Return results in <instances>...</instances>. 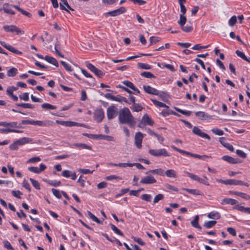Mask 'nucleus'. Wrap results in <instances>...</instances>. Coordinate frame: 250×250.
<instances>
[{
    "label": "nucleus",
    "instance_id": "f257e3e1",
    "mask_svg": "<svg viewBox=\"0 0 250 250\" xmlns=\"http://www.w3.org/2000/svg\"><path fill=\"white\" fill-rule=\"evenodd\" d=\"M118 120L120 124H127L130 127H134L136 124V119L133 117L127 107H124L119 110Z\"/></svg>",
    "mask_w": 250,
    "mask_h": 250
},
{
    "label": "nucleus",
    "instance_id": "f03ea898",
    "mask_svg": "<svg viewBox=\"0 0 250 250\" xmlns=\"http://www.w3.org/2000/svg\"><path fill=\"white\" fill-rule=\"evenodd\" d=\"M216 181L226 185H241L245 186L246 187L249 186V184L248 183L245 182L241 180H238L236 179H227L226 180H224L219 179H217Z\"/></svg>",
    "mask_w": 250,
    "mask_h": 250
},
{
    "label": "nucleus",
    "instance_id": "7ed1b4c3",
    "mask_svg": "<svg viewBox=\"0 0 250 250\" xmlns=\"http://www.w3.org/2000/svg\"><path fill=\"white\" fill-rule=\"evenodd\" d=\"M148 153L151 155L157 157H169L170 156L165 148L150 149L148 150Z\"/></svg>",
    "mask_w": 250,
    "mask_h": 250
},
{
    "label": "nucleus",
    "instance_id": "20e7f679",
    "mask_svg": "<svg viewBox=\"0 0 250 250\" xmlns=\"http://www.w3.org/2000/svg\"><path fill=\"white\" fill-rule=\"evenodd\" d=\"M3 29L6 32L15 33L17 35H23L24 34V31L21 30L15 25H5L3 26Z\"/></svg>",
    "mask_w": 250,
    "mask_h": 250
},
{
    "label": "nucleus",
    "instance_id": "39448f33",
    "mask_svg": "<svg viewBox=\"0 0 250 250\" xmlns=\"http://www.w3.org/2000/svg\"><path fill=\"white\" fill-rule=\"evenodd\" d=\"M171 147L173 150H174L181 154H186L187 156H191V157H192L194 158H198L199 159L205 160L206 158H207L210 157V156H208L207 155H200L199 154H193L189 152L186 151L182 150V149H180L174 146H171Z\"/></svg>",
    "mask_w": 250,
    "mask_h": 250
},
{
    "label": "nucleus",
    "instance_id": "423d86ee",
    "mask_svg": "<svg viewBox=\"0 0 250 250\" xmlns=\"http://www.w3.org/2000/svg\"><path fill=\"white\" fill-rule=\"evenodd\" d=\"M94 119L97 123H101L104 118V113L102 108L96 109L93 113Z\"/></svg>",
    "mask_w": 250,
    "mask_h": 250
},
{
    "label": "nucleus",
    "instance_id": "0eeeda50",
    "mask_svg": "<svg viewBox=\"0 0 250 250\" xmlns=\"http://www.w3.org/2000/svg\"><path fill=\"white\" fill-rule=\"evenodd\" d=\"M117 108L113 105H110L107 109V117L109 120L114 118L117 114Z\"/></svg>",
    "mask_w": 250,
    "mask_h": 250
},
{
    "label": "nucleus",
    "instance_id": "6e6552de",
    "mask_svg": "<svg viewBox=\"0 0 250 250\" xmlns=\"http://www.w3.org/2000/svg\"><path fill=\"white\" fill-rule=\"evenodd\" d=\"M126 11V9L125 7H121L119 8L114 10L113 11H109L104 13L105 16L109 15L112 17L117 16L124 13Z\"/></svg>",
    "mask_w": 250,
    "mask_h": 250
},
{
    "label": "nucleus",
    "instance_id": "1a4fd4ad",
    "mask_svg": "<svg viewBox=\"0 0 250 250\" xmlns=\"http://www.w3.org/2000/svg\"><path fill=\"white\" fill-rule=\"evenodd\" d=\"M157 182L155 178L150 174L147 175L142 178L140 180V183L142 184H152L156 183Z\"/></svg>",
    "mask_w": 250,
    "mask_h": 250
},
{
    "label": "nucleus",
    "instance_id": "9d476101",
    "mask_svg": "<svg viewBox=\"0 0 250 250\" xmlns=\"http://www.w3.org/2000/svg\"><path fill=\"white\" fill-rule=\"evenodd\" d=\"M144 135L141 132H136L135 135V144L138 148L142 147V143Z\"/></svg>",
    "mask_w": 250,
    "mask_h": 250
},
{
    "label": "nucleus",
    "instance_id": "9b49d317",
    "mask_svg": "<svg viewBox=\"0 0 250 250\" xmlns=\"http://www.w3.org/2000/svg\"><path fill=\"white\" fill-rule=\"evenodd\" d=\"M192 132L194 134H195L202 138H205L208 140L210 139V137L208 134L202 132L201 131V130L197 126H194L193 128Z\"/></svg>",
    "mask_w": 250,
    "mask_h": 250
},
{
    "label": "nucleus",
    "instance_id": "f8f14e48",
    "mask_svg": "<svg viewBox=\"0 0 250 250\" xmlns=\"http://www.w3.org/2000/svg\"><path fill=\"white\" fill-rule=\"evenodd\" d=\"M195 114L197 117L201 120H208L212 119V116L204 111H197L195 112Z\"/></svg>",
    "mask_w": 250,
    "mask_h": 250
},
{
    "label": "nucleus",
    "instance_id": "ddd939ff",
    "mask_svg": "<svg viewBox=\"0 0 250 250\" xmlns=\"http://www.w3.org/2000/svg\"><path fill=\"white\" fill-rule=\"evenodd\" d=\"M141 124H144V125L152 126L154 125V122L147 114H146L143 116Z\"/></svg>",
    "mask_w": 250,
    "mask_h": 250
},
{
    "label": "nucleus",
    "instance_id": "4468645a",
    "mask_svg": "<svg viewBox=\"0 0 250 250\" xmlns=\"http://www.w3.org/2000/svg\"><path fill=\"white\" fill-rule=\"evenodd\" d=\"M143 88L146 92L152 95H159V90L149 85H144Z\"/></svg>",
    "mask_w": 250,
    "mask_h": 250
},
{
    "label": "nucleus",
    "instance_id": "2eb2a0df",
    "mask_svg": "<svg viewBox=\"0 0 250 250\" xmlns=\"http://www.w3.org/2000/svg\"><path fill=\"white\" fill-rule=\"evenodd\" d=\"M146 175H149L150 174H155L158 175L164 176L165 175V171L162 168H159L157 169L150 170L146 172Z\"/></svg>",
    "mask_w": 250,
    "mask_h": 250
},
{
    "label": "nucleus",
    "instance_id": "dca6fc26",
    "mask_svg": "<svg viewBox=\"0 0 250 250\" xmlns=\"http://www.w3.org/2000/svg\"><path fill=\"white\" fill-rule=\"evenodd\" d=\"M12 5L8 3H5L3 4V10L5 13L12 15L15 14V12L10 8L11 6L12 7Z\"/></svg>",
    "mask_w": 250,
    "mask_h": 250
},
{
    "label": "nucleus",
    "instance_id": "f3484780",
    "mask_svg": "<svg viewBox=\"0 0 250 250\" xmlns=\"http://www.w3.org/2000/svg\"><path fill=\"white\" fill-rule=\"evenodd\" d=\"M222 159L224 161L228 162V163H229L230 164H237L240 162L239 160L238 159H237V158L235 159V158H232V157L227 156V155L223 156L222 157Z\"/></svg>",
    "mask_w": 250,
    "mask_h": 250
},
{
    "label": "nucleus",
    "instance_id": "a211bd4d",
    "mask_svg": "<svg viewBox=\"0 0 250 250\" xmlns=\"http://www.w3.org/2000/svg\"><path fill=\"white\" fill-rule=\"evenodd\" d=\"M44 60L54 65L56 67H58L59 66V64L57 60L52 57L49 56H45L44 57Z\"/></svg>",
    "mask_w": 250,
    "mask_h": 250
},
{
    "label": "nucleus",
    "instance_id": "6ab92c4d",
    "mask_svg": "<svg viewBox=\"0 0 250 250\" xmlns=\"http://www.w3.org/2000/svg\"><path fill=\"white\" fill-rule=\"evenodd\" d=\"M33 140L28 137H23L17 140V143L19 144V146H22L24 144L31 143Z\"/></svg>",
    "mask_w": 250,
    "mask_h": 250
},
{
    "label": "nucleus",
    "instance_id": "aec40b11",
    "mask_svg": "<svg viewBox=\"0 0 250 250\" xmlns=\"http://www.w3.org/2000/svg\"><path fill=\"white\" fill-rule=\"evenodd\" d=\"M53 125V122L51 121H36V125L41 126H49Z\"/></svg>",
    "mask_w": 250,
    "mask_h": 250
},
{
    "label": "nucleus",
    "instance_id": "412c9836",
    "mask_svg": "<svg viewBox=\"0 0 250 250\" xmlns=\"http://www.w3.org/2000/svg\"><path fill=\"white\" fill-rule=\"evenodd\" d=\"M64 5H65L67 7L68 9L74 11V9H72L68 4L67 1L66 0H61V2L60 3V9L61 10L68 11L66 8L64 6Z\"/></svg>",
    "mask_w": 250,
    "mask_h": 250
},
{
    "label": "nucleus",
    "instance_id": "4be33fe9",
    "mask_svg": "<svg viewBox=\"0 0 250 250\" xmlns=\"http://www.w3.org/2000/svg\"><path fill=\"white\" fill-rule=\"evenodd\" d=\"M238 203V202L235 199H233L232 198H225L222 200L221 202V204L222 205L224 204H229L231 205H236Z\"/></svg>",
    "mask_w": 250,
    "mask_h": 250
},
{
    "label": "nucleus",
    "instance_id": "5701e85b",
    "mask_svg": "<svg viewBox=\"0 0 250 250\" xmlns=\"http://www.w3.org/2000/svg\"><path fill=\"white\" fill-rule=\"evenodd\" d=\"M165 175L168 178H176L177 177L176 172L172 169H169L165 171Z\"/></svg>",
    "mask_w": 250,
    "mask_h": 250
},
{
    "label": "nucleus",
    "instance_id": "b1692460",
    "mask_svg": "<svg viewBox=\"0 0 250 250\" xmlns=\"http://www.w3.org/2000/svg\"><path fill=\"white\" fill-rule=\"evenodd\" d=\"M207 216L208 218L217 220L220 218L221 215L219 212L216 211H213L209 212Z\"/></svg>",
    "mask_w": 250,
    "mask_h": 250
},
{
    "label": "nucleus",
    "instance_id": "393cba45",
    "mask_svg": "<svg viewBox=\"0 0 250 250\" xmlns=\"http://www.w3.org/2000/svg\"><path fill=\"white\" fill-rule=\"evenodd\" d=\"M182 189L186 191L188 193L193 195H200L202 194V193L201 191L196 189H189L186 188H183Z\"/></svg>",
    "mask_w": 250,
    "mask_h": 250
},
{
    "label": "nucleus",
    "instance_id": "a878e982",
    "mask_svg": "<svg viewBox=\"0 0 250 250\" xmlns=\"http://www.w3.org/2000/svg\"><path fill=\"white\" fill-rule=\"evenodd\" d=\"M0 132L2 133H7L9 132L22 133L23 131L20 130H17L12 128H0Z\"/></svg>",
    "mask_w": 250,
    "mask_h": 250
},
{
    "label": "nucleus",
    "instance_id": "bb28decb",
    "mask_svg": "<svg viewBox=\"0 0 250 250\" xmlns=\"http://www.w3.org/2000/svg\"><path fill=\"white\" fill-rule=\"evenodd\" d=\"M12 6L13 7L15 8V9H16L19 12H21L23 15H24L29 18L32 17V14L24 10L23 9L20 8L18 6L16 5H12Z\"/></svg>",
    "mask_w": 250,
    "mask_h": 250
},
{
    "label": "nucleus",
    "instance_id": "cd10ccee",
    "mask_svg": "<svg viewBox=\"0 0 250 250\" xmlns=\"http://www.w3.org/2000/svg\"><path fill=\"white\" fill-rule=\"evenodd\" d=\"M198 220L199 216L196 215L194 219L191 222V224L193 227L201 229L202 227L199 225Z\"/></svg>",
    "mask_w": 250,
    "mask_h": 250
},
{
    "label": "nucleus",
    "instance_id": "c85d7f7f",
    "mask_svg": "<svg viewBox=\"0 0 250 250\" xmlns=\"http://www.w3.org/2000/svg\"><path fill=\"white\" fill-rule=\"evenodd\" d=\"M73 146L76 147H81L83 149H87L88 150H91L92 147L91 146L87 145L83 143H75L73 144Z\"/></svg>",
    "mask_w": 250,
    "mask_h": 250
},
{
    "label": "nucleus",
    "instance_id": "c756f323",
    "mask_svg": "<svg viewBox=\"0 0 250 250\" xmlns=\"http://www.w3.org/2000/svg\"><path fill=\"white\" fill-rule=\"evenodd\" d=\"M236 54L238 56L243 59L244 60L250 62V59L248 58L245 54L242 51L237 50L235 52Z\"/></svg>",
    "mask_w": 250,
    "mask_h": 250
},
{
    "label": "nucleus",
    "instance_id": "7c9ffc66",
    "mask_svg": "<svg viewBox=\"0 0 250 250\" xmlns=\"http://www.w3.org/2000/svg\"><path fill=\"white\" fill-rule=\"evenodd\" d=\"M18 69L15 67H12L7 71V75L8 77H14L18 74Z\"/></svg>",
    "mask_w": 250,
    "mask_h": 250
},
{
    "label": "nucleus",
    "instance_id": "2f4dec72",
    "mask_svg": "<svg viewBox=\"0 0 250 250\" xmlns=\"http://www.w3.org/2000/svg\"><path fill=\"white\" fill-rule=\"evenodd\" d=\"M16 105L19 107H21L24 108H30L33 109L34 108V105L29 103H20L16 104Z\"/></svg>",
    "mask_w": 250,
    "mask_h": 250
},
{
    "label": "nucleus",
    "instance_id": "473e14b6",
    "mask_svg": "<svg viewBox=\"0 0 250 250\" xmlns=\"http://www.w3.org/2000/svg\"><path fill=\"white\" fill-rule=\"evenodd\" d=\"M151 101L156 106L158 107L168 108V106L167 105L165 104L158 101L155 99H151Z\"/></svg>",
    "mask_w": 250,
    "mask_h": 250
},
{
    "label": "nucleus",
    "instance_id": "72a5a7b5",
    "mask_svg": "<svg viewBox=\"0 0 250 250\" xmlns=\"http://www.w3.org/2000/svg\"><path fill=\"white\" fill-rule=\"evenodd\" d=\"M46 182L48 184L55 187H59L61 185V181L57 180H47Z\"/></svg>",
    "mask_w": 250,
    "mask_h": 250
},
{
    "label": "nucleus",
    "instance_id": "f704fd0d",
    "mask_svg": "<svg viewBox=\"0 0 250 250\" xmlns=\"http://www.w3.org/2000/svg\"><path fill=\"white\" fill-rule=\"evenodd\" d=\"M216 223V221H208L204 223V226L207 229H210L213 227Z\"/></svg>",
    "mask_w": 250,
    "mask_h": 250
},
{
    "label": "nucleus",
    "instance_id": "c9c22d12",
    "mask_svg": "<svg viewBox=\"0 0 250 250\" xmlns=\"http://www.w3.org/2000/svg\"><path fill=\"white\" fill-rule=\"evenodd\" d=\"M87 213L89 216V218L92 219L93 221L98 224H101V222L100 220L95 216L93 214H92L90 211H87Z\"/></svg>",
    "mask_w": 250,
    "mask_h": 250
},
{
    "label": "nucleus",
    "instance_id": "e433bc0d",
    "mask_svg": "<svg viewBox=\"0 0 250 250\" xmlns=\"http://www.w3.org/2000/svg\"><path fill=\"white\" fill-rule=\"evenodd\" d=\"M109 166H113L115 167H129L131 165H129V163H121L119 164H115L113 163H110L108 164Z\"/></svg>",
    "mask_w": 250,
    "mask_h": 250
},
{
    "label": "nucleus",
    "instance_id": "4c0bfd02",
    "mask_svg": "<svg viewBox=\"0 0 250 250\" xmlns=\"http://www.w3.org/2000/svg\"><path fill=\"white\" fill-rule=\"evenodd\" d=\"M132 111L134 112H139L142 110L143 107L138 104H134L130 107Z\"/></svg>",
    "mask_w": 250,
    "mask_h": 250
},
{
    "label": "nucleus",
    "instance_id": "58836bf2",
    "mask_svg": "<svg viewBox=\"0 0 250 250\" xmlns=\"http://www.w3.org/2000/svg\"><path fill=\"white\" fill-rule=\"evenodd\" d=\"M186 21V17L184 16V15H180V20L178 21V23L180 25V26L181 27L184 26L185 24Z\"/></svg>",
    "mask_w": 250,
    "mask_h": 250
},
{
    "label": "nucleus",
    "instance_id": "ea45409f",
    "mask_svg": "<svg viewBox=\"0 0 250 250\" xmlns=\"http://www.w3.org/2000/svg\"><path fill=\"white\" fill-rule=\"evenodd\" d=\"M110 226L111 227L112 230H113L115 232V233L119 235L122 236H124L123 233L119 229H118L115 225H114L112 224H110Z\"/></svg>",
    "mask_w": 250,
    "mask_h": 250
},
{
    "label": "nucleus",
    "instance_id": "a19ab883",
    "mask_svg": "<svg viewBox=\"0 0 250 250\" xmlns=\"http://www.w3.org/2000/svg\"><path fill=\"white\" fill-rule=\"evenodd\" d=\"M138 67L139 68L143 69H150L151 68V66L146 64V63H141L139 62L138 63Z\"/></svg>",
    "mask_w": 250,
    "mask_h": 250
},
{
    "label": "nucleus",
    "instance_id": "79ce46f5",
    "mask_svg": "<svg viewBox=\"0 0 250 250\" xmlns=\"http://www.w3.org/2000/svg\"><path fill=\"white\" fill-rule=\"evenodd\" d=\"M30 181L31 182L33 186L37 189H40V184L39 182L33 178H30Z\"/></svg>",
    "mask_w": 250,
    "mask_h": 250
},
{
    "label": "nucleus",
    "instance_id": "37998d69",
    "mask_svg": "<svg viewBox=\"0 0 250 250\" xmlns=\"http://www.w3.org/2000/svg\"><path fill=\"white\" fill-rule=\"evenodd\" d=\"M42 107L45 109H55L56 108V106L51 105L48 103H45L42 104Z\"/></svg>",
    "mask_w": 250,
    "mask_h": 250
},
{
    "label": "nucleus",
    "instance_id": "c03bdc74",
    "mask_svg": "<svg viewBox=\"0 0 250 250\" xmlns=\"http://www.w3.org/2000/svg\"><path fill=\"white\" fill-rule=\"evenodd\" d=\"M100 139L106 140L109 141H114V138L113 137L109 135H105L100 134Z\"/></svg>",
    "mask_w": 250,
    "mask_h": 250
},
{
    "label": "nucleus",
    "instance_id": "a18cd8bd",
    "mask_svg": "<svg viewBox=\"0 0 250 250\" xmlns=\"http://www.w3.org/2000/svg\"><path fill=\"white\" fill-rule=\"evenodd\" d=\"M85 126V125L82 124H80L79 123L72 122V121H67V126Z\"/></svg>",
    "mask_w": 250,
    "mask_h": 250
},
{
    "label": "nucleus",
    "instance_id": "49530a36",
    "mask_svg": "<svg viewBox=\"0 0 250 250\" xmlns=\"http://www.w3.org/2000/svg\"><path fill=\"white\" fill-rule=\"evenodd\" d=\"M179 4L180 6V8H181V12L182 13V15H184L187 11V9L186 8V7L183 4V2H185L186 0H179Z\"/></svg>",
    "mask_w": 250,
    "mask_h": 250
},
{
    "label": "nucleus",
    "instance_id": "de8ad7c7",
    "mask_svg": "<svg viewBox=\"0 0 250 250\" xmlns=\"http://www.w3.org/2000/svg\"><path fill=\"white\" fill-rule=\"evenodd\" d=\"M141 75L146 78H155V76L149 72H143L141 73Z\"/></svg>",
    "mask_w": 250,
    "mask_h": 250
},
{
    "label": "nucleus",
    "instance_id": "09e8293b",
    "mask_svg": "<svg viewBox=\"0 0 250 250\" xmlns=\"http://www.w3.org/2000/svg\"><path fill=\"white\" fill-rule=\"evenodd\" d=\"M164 198V195L162 194H158L157 195H156L154 198L153 200V204H156L159 201L163 199Z\"/></svg>",
    "mask_w": 250,
    "mask_h": 250
},
{
    "label": "nucleus",
    "instance_id": "8fccbe9b",
    "mask_svg": "<svg viewBox=\"0 0 250 250\" xmlns=\"http://www.w3.org/2000/svg\"><path fill=\"white\" fill-rule=\"evenodd\" d=\"M161 39L158 37H151L149 38L150 44L151 45L153 43H156L160 41Z\"/></svg>",
    "mask_w": 250,
    "mask_h": 250
},
{
    "label": "nucleus",
    "instance_id": "3c124183",
    "mask_svg": "<svg viewBox=\"0 0 250 250\" xmlns=\"http://www.w3.org/2000/svg\"><path fill=\"white\" fill-rule=\"evenodd\" d=\"M12 195L18 199H21V195H22V192L20 190H12L11 191Z\"/></svg>",
    "mask_w": 250,
    "mask_h": 250
},
{
    "label": "nucleus",
    "instance_id": "603ef678",
    "mask_svg": "<svg viewBox=\"0 0 250 250\" xmlns=\"http://www.w3.org/2000/svg\"><path fill=\"white\" fill-rule=\"evenodd\" d=\"M211 131L216 135L221 136L224 134V131L218 128H213L211 129Z\"/></svg>",
    "mask_w": 250,
    "mask_h": 250
},
{
    "label": "nucleus",
    "instance_id": "864d4df0",
    "mask_svg": "<svg viewBox=\"0 0 250 250\" xmlns=\"http://www.w3.org/2000/svg\"><path fill=\"white\" fill-rule=\"evenodd\" d=\"M60 62L66 71L70 72L73 70V69L71 68V66L65 62L61 61Z\"/></svg>",
    "mask_w": 250,
    "mask_h": 250
},
{
    "label": "nucleus",
    "instance_id": "5fc2aeb1",
    "mask_svg": "<svg viewBox=\"0 0 250 250\" xmlns=\"http://www.w3.org/2000/svg\"><path fill=\"white\" fill-rule=\"evenodd\" d=\"M7 126L12 128H20L21 126L16 122L7 123Z\"/></svg>",
    "mask_w": 250,
    "mask_h": 250
},
{
    "label": "nucleus",
    "instance_id": "6e6d98bb",
    "mask_svg": "<svg viewBox=\"0 0 250 250\" xmlns=\"http://www.w3.org/2000/svg\"><path fill=\"white\" fill-rule=\"evenodd\" d=\"M237 21L236 17L235 16H233L229 21V24L230 26H234Z\"/></svg>",
    "mask_w": 250,
    "mask_h": 250
},
{
    "label": "nucleus",
    "instance_id": "4d7b16f0",
    "mask_svg": "<svg viewBox=\"0 0 250 250\" xmlns=\"http://www.w3.org/2000/svg\"><path fill=\"white\" fill-rule=\"evenodd\" d=\"M52 191L53 195L56 196L58 199H61L62 198V195L60 191L58 189L52 188Z\"/></svg>",
    "mask_w": 250,
    "mask_h": 250
},
{
    "label": "nucleus",
    "instance_id": "13d9d810",
    "mask_svg": "<svg viewBox=\"0 0 250 250\" xmlns=\"http://www.w3.org/2000/svg\"><path fill=\"white\" fill-rule=\"evenodd\" d=\"M85 65L92 72H93L96 70V69L97 68L94 65H93L92 64L89 62H85Z\"/></svg>",
    "mask_w": 250,
    "mask_h": 250
},
{
    "label": "nucleus",
    "instance_id": "bf43d9fd",
    "mask_svg": "<svg viewBox=\"0 0 250 250\" xmlns=\"http://www.w3.org/2000/svg\"><path fill=\"white\" fill-rule=\"evenodd\" d=\"M185 173L187 174V175L189 177V178H190L191 179H192L193 180H194V181H197V178L198 177V176L195 174H192L191 173H190L189 172H188V171H185Z\"/></svg>",
    "mask_w": 250,
    "mask_h": 250
},
{
    "label": "nucleus",
    "instance_id": "052dcab7",
    "mask_svg": "<svg viewBox=\"0 0 250 250\" xmlns=\"http://www.w3.org/2000/svg\"><path fill=\"white\" fill-rule=\"evenodd\" d=\"M165 187L167 188V189H168L169 190H173L174 191H176V192H177L178 191V189L177 188H176L175 187L169 184H166L165 185Z\"/></svg>",
    "mask_w": 250,
    "mask_h": 250
},
{
    "label": "nucleus",
    "instance_id": "680f3d73",
    "mask_svg": "<svg viewBox=\"0 0 250 250\" xmlns=\"http://www.w3.org/2000/svg\"><path fill=\"white\" fill-rule=\"evenodd\" d=\"M19 98L21 100L24 101H28L29 100V95L27 92L24 93L22 95H20Z\"/></svg>",
    "mask_w": 250,
    "mask_h": 250
},
{
    "label": "nucleus",
    "instance_id": "e2e57ef3",
    "mask_svg": "<svg viewBox=\"0 0 250 250\" xmlns=\"http://www.w3.org/2000/svg\"><path fill=\"white\" fill-rule=\"evenodd\" d=\"M3 245L5 248H6L8 250H14V248L11 246V244L8 241H4Z\"/></svg>",
    "mask_w": 250,
    "mask_h": 250
},
{
    "label": "nucleus",
    "instance_id": "0e129e2a",
    "mask_svg": "<svg viewBox=\"0 0 250 250\" xmlns=\"http://www.w3.org/2000/svg\"><path fill=\"white\" fill-rule=\"evenodd\" d=\"M141 199L146 201H150L151 196L148 194H144L141 195Z\"/></svg>",
    "mask_w": 250,
    "mask_h": 250
},
{
    "label": "nucleus",
    "instance_id": "69168bd1",
    "mask_svg": "<svg viewBox=\"0 0 250 250\" xmlns=\"http://www.w3.org/2000/svg\"><path fill=\"white\" fill-rule=\"evenodd\" d=\"M123 83L126 86L131 89L134 88V84L130 81H124L123 82Z\"/></svg>",
    "mask_w": 250,
    "mask_h": 250
},
{
    "label": "nucleus",
    "instance_id": "338daca9",
    "mask_svg": "<svg viewBox=\"0 0 250 250\" xmlns=\"http://www.w3.org/2000/svg\"><path fill=\"white\" fill-rule=\"evenodd\" d=\"M93 73L99 78L102 77L104 75V73L103 71L98 69L97 68H96V70L93 72Z\"/></svg>",
    "mask_w": 250,
    "mask_h": 250
},
{
    "label": "nucleus",
    "instance_id": "774afa93",
    "mask_svg": "<svg viewBox=\"0 0 250 250\" xmlns=\"http://www.w3.org/2000/svg\"><path fill=\"white\" fill-rule=\"evenodd\" d=\"M22 186L25 188H26V189H27L28 190V191L30 192L31 191V188H30V185L28 183V182L25 180L24 179L23 181V182H22Z\"/></svg>",
    "mask_w": 250,
    "mask_h": 250
}]
</instances>
